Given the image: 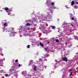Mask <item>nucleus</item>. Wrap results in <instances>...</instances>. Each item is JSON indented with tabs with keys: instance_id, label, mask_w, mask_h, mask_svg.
I'll return each instance as SVG.
<instances>
[{
	"instance_id": "bb28decb",
	"label": "nucleus",
	"mask_w": 78,
	"mask_h": 78,
	"mask_svg": "<svg viewBox=\"0 0 78 78\" xmlns=\"http://www.w3.org/2000/svg\"><path fill=\"white\" fill-rule=\"evenodd\" d=\"M76 4H77V5H78V2H76Z\"/></svg>"
},
{
	"instance_id": "b1692460",
	"label": "nucleus",
	"mask_w": 78,
	"mask_h": 78,
	"mask_svg": "<svg viewBox=\"0 0 78 78\" xmlns=\"http://www.w3.org/2000/svg\"><path fill=\"white\" fill-rule=\"evenodd\" d=\"M72 71V69H70L69 70V72H70V71Z\"/></svg>"
},
{
	"instance_id": "20e7f679",
	"label": "nucleus",
	"mask_w": 78,
	"mask_h": 78,
	"mask_svg": "<svg viewBox=\"0 0 78 78\" xmlns=\"http://www.w3.org/2000/svg\"><path fill=\"white\" fill-rule=\"evenodd\" d=\"M49 11H51V13H52V12H53V9H51L50 10V9H49Z\"/></svg>"
},
{
	"instance_id": "aec40b11",
	"label": "nucleus",
	"mask_w": 78,
	"mask_h": 78,
	"mask_svg": "<svg viewBox=\"0 0 78 78\" xmlns=\"http://www.w3.org/2000/svg\"><path fill=\"white\" fill-rule=\"evenodd\" d=\"M18 66H19V67H20V66H21L20 65V64H19Z\"/></svg>"
},
{
	"instance_id": "9b49d317",
	"label": "nucleus",
	"mask_w": 78,
	"mask_h": 78,
	"mask_svg": "<svg viewBox=\"0 0 78 78\" xmlns=\"http://www.w3.org/2000/svg\"><path fill=\"white\" fill-rule=\"evenodd\" d=\"M70 25H71V26H72V27H74L73 24L72 23L70 24Z\"/></svg>"
},
{
	"instance_id": "c85d7f7f",
	"label": "nucleus",
	"mask_w": 78,
	"mask_h": 78,
	"mask_svg": "<svg viewBox=\"0 0 78 78\" xmlns=\"http://www.w3.org/2000/svg\"><path fill=\"white\" fill-rule=\"evenodd\" d=\"M75 73H76V71H75Z\"/></svg>"
},
{
	"instance_id": "7ed1b4c3",
	"label": "nucleus",
	"mask_w": 78,
	"mask_h": 78,
	"mask_svg": "<svg viewBox=\"0 0 78 78\" xmlns=\"http://www.w3.org/2000/svg\"><path fill=\"white\" fill-rule=\"evenodd\" d=\"M11 35L12 36V37H14V36H15V33H12Z\"/></svg>"
},
{
	"instance_id": "7c9ffc66",
	"label": "nucleus",
	"mask_w": 78,
	"mask_h": 78,
	"mask_svg": "<svg viewBox=\"0 0 78 78\" xmlns=\"http://www.w3.org/2000/svg\"><path fill=\"white\" fill-rule=\"evenodd\" d=\"M77 59H78V58H77Z\"/></svg>"
},
{
	"instance_id": "f257e3e1",
	"label": "nucleus",
	"mask_w": 78,
	"mask_h": 78,
	"mask_svg": "<svg viewBox=\"0 0 78 78\" xmlns=\"http://www.w3.org/2000/svg\"><path fill=\"white\" fill-rule=\"evenodd\" d=\"M62 60L64 61H66V62H67V61H68V59H67V58L66 57H63L62 58Z\"/></svg>"
},
{
	"instance_id": "0eeeda50",
	"label": "nucleus",
	"mask_w": 78,
	"mask_h": 78,
	"mask_svg": "<svg viewBox=\"0 0 78 78\" xmlns=\"http://www.w3.org/2000/svg\"><path fill=\"white\" fill-rule=\"evenodd\" d=\"M51 27L52 29H55V26H51Z\"/></svg>"
},
{
	"instance_id": "393cba45",
	"label": "nucleus",
	"mask_w": 78,
	"mask_h": 78,
	"mask_svg": "<svg viewBox=\"0 0 78 78\" xmlns=\"http://www.w3.org/2000/svg\"><path fill=\"white\" fill-rule=\"evenodd\" d=\"M34 25L35 27H36V25H37L36 24H34Z\"/></svg>"
},
{
	"instance_id": "423d86ee",
	"label": "nucleus",
	"mask_w": 78,
	"mask_h": 78,
	"mask_svg": "<svg viewBox=\"0 0 78 78\" xmlns=\"http://www.w3.org/2000/svg\"><path fill=\"white\" fill-rule=\"evenodd\" d=\"M40 45L41 46V47H44V44H42V43L40 42Z\"/></svg>"
},
{
	"instance_id": "4468645a",
	"label": "nucleus",
	"mask_w": 78,
	"mask_h": 78,
	"mask_svg": "<svg viewBox=\"0 0 78 78\" xmlns=\"http://www.w3.org/2000/svg\"><path fill=\"white\" fill-rule=\"evenodd\" d=\"M51 5H52V6H53V5H54V3L53 2H52L51 3Z\"/></svg>"
},
{
	"instance_id": "c756f323",
	"label": "nucleus",
	"mask_w": 78,
	"mask_h": 78,
	"mask_svg": "<svg viewBox=\"0 0 78 78\" xmlns=\"http://www.w3.org/2000/svg\"><path fill=\"white\" fill-rule=\"evenodd\" d=\"M50 74H51V73H50Z\"/></svg>"
},
{
	"instance_id": "1a4fd4ad",
	"label": "nucleus",
	"mask_w": 78,
	"mask_h": 78,
	"mask_svg": "<svg viewBox=\"0 0 78 78\" xmlns=\"http://www.w3.org/2000/svg\"><path fill=\"white\" fill-rule=\"evenodd\" d=\"M74 7L75 9H77L78 8V7L76 5L74 6Z\"/></svg>"
},
{
	"instance_id": "a211bd4d",
	"label": "nucleus",
	"mask_w": 78,
	"mask_h": 78,
	"mask_svg": "<svg viewBox=\"0 0 78 78\" xmlns=\"http://www.w3.org/2000/svg\"><path fill=\"white\" fill-rule=\"evenodd\" d=\"M18 62V60L16 59L15 61V62Z\"/></svg>"
},
{
	"instance_id": "6ab92c4d",
	"label": "nucleus",
	"mask_w": 78,
	"mask_h": 78,
	"mask_svg": "<svg viewBox=\"0 0 78 78\" xmlns=\"http://www.w3.org/2000/svg\"><path fill=\"white\" fill-rule=\"evenodd\" d=\"M56 42H59V40H56Z\"/></svg>"
},
{
	"instance_id": "5701e85b",
	"label": "nucleus",
	"mask_w": 78,
	"mask_h": 78,
	"mask_svg": "<svg viewBox=\"0 0 78 78\" xmlns=\"http://www.w3.org/2000/svg\"><path fill=\"white\" fill-rule=\"evenodd\" d=\"M5 76H8V74H6L5 75Z\"/></svg>"
},
{
	"instance_id": "ddd939ff",
	"label": "nucleus",
	"mask_w": 78,
	"mask_h": 78,
	"mask_svg": "<svg viewBox=\"0 0 78 78\" xmlns=\"http://www.w3.org/2000/svg\"><path fill=\"white\" fill-rule=\"evenodd\" d=\"M30 45H29L27 46V48H30Z\"/></svg>"
},
{
	"instance_id": "4be33fe9",
	"label": "nucleus",
	"mask_w": 78,
	"mask_h": 78,
	"mask_svg": "<svg viewBox=\"0 0 78 78\" xmlns=\"http://www.w3.org/2000/svg\"><path fill=\"white\" fill-rule=\"evenodd\" d=\"M72 74V72H71V73L69 74V76H71Z\"/></svg>"
},
{
	"instance_id": "f8f14e48",
	"label": "nucleus",
	"mask_w": 78,
	"mask_h": 78,
	"mask_svg": "<svg viewBox=\"0 0 78 78\" xmlns=\"http://www.w3.org/2000/svg\"><path fill=\"white\" fill-rule=\"evenodd\" d=\"M69 14H70V17H72V14L71 13H70Z\"/></svg>"
},
{
	"instance_id": "9d476101",
	"label": "nucleus",
	"mask_w": 78,
	"mask_h": 78,
	"mask_svg": "<svg viewBox=\"0 0 78 78\" xmlns=\"http://www.w3.org/2000/svg\"><path fill=\"white\" fill-rule=\"evenodd\" d=\"M36 68H37V67H36V66H35L34 68V70H36Z\"/></svg>"
},
{
	"instance_id": "412c9836",
	"label": "nucleus",
	"mask_w": 78,
	"mask_h": 78,
	"mask_svg": "<svg viewBox=\"0 0 78 78\" xmlns=\"http://www.w3.org/2000/svg\"><path fill=\"white\" fill-rule=\"evenodd\" d=\"M71 19H72V20H74V18H73V17H72Z\"/></svg>"
},
{
	"instance_id": "dca6fc26",
	"label": "nucleus",
	"mask_w": 78,
	"mask_h": 78,
	"mask_svg": "<svg viewBox=\"0 0 78 78\" xmlns=\"http://www.w3.org/2000/svg\"><path fill=\"white\" fill-rule=\"evenodd\" d=\"M30 61H31V62L32 63H34L33 62V60H31Z\"/></svg>"
},
{
	"instance_id": "2eb2a0df",
	"label": "nucleus",
	"mask_w": 78,
	"mask_h": 78,
	"mask_svg": "<svg viewBox=\"0 0 78 78\" xmlns=\"http://www.w3.org/2000/svg\"><path fill=\"white\" fill-rule=\"evenodd\" d=\"M52 8H53L54 9H55V8H56V7H55V6H53L52 7Z\"/></svg>"
},
{
	"instance_id": "39448f33",
	"label": "nucleus",
	"mask_w": 78,
	"mask_h": 78,
	"mask_svg": "<svg viewBox=\"0 0 78 78\" xmlns=\"http://www.w3.org/2000/svg\"><path fill=\"white\" fill-rule=\"evenodd\" d=\"M9 10V8L8 7H6L5 9V11H8Z\"/></svg>"
},
{
	"instance_id": "a878e982",
	"label": "nucleus",
	"mask_w": 78,
	"mask_h": 78,
	"mask_svg": "<svg viewBox=\"0 0 78 78\" xmlns=\"http://www.w3.org/2000/svg\"><path fill=\"white\" fill-rule=\"evenodd\" d=\"M44 50H47V48H44Z\"/></svg>"
},
{
	"instance_id": "f03ea898",
	"label": "nucleus",
	"mask_w": 78,
	"mask_h": 78,
	"mask_svg": "<svg viewBox=\"0 0 78 78\" xmlns=\"http://www.w3.org/2000/svg\"><path fill=\"white\" fill-rule=\"evenodd\" d=\"M74 4H75V2L73 1H72L71 4V5H73Z\"/></svg>"
},
{
	"instance_id": "6e6552de",
	"label": "nucleus",
	"mask_w": 78,
	"mask_h": 78,
	"mask_svg": "<svg viewBox=\"0 0 78 78\" xmlns=\"http://www.w3.org/2000/svg\"><path fill=\"white\" fill-rule=\"evenodd\" d=\"M30 24H28V23H27V24H26V26H30Z\"/></svg>"
},
{
	"instance_id": "cd10ccee",
	"label": "nucleus",
	"mask_w": 78,
	"mask_h": 78,
	"mask_svg": "<svg viewBox=\"0 0 78 78\" xmlns=\"http://www.w3.org/2000/svg\"><path fill=\"white\" fill-rule=\"evenodd\" d=\"M48 44H49V43H50V42H48Z\"/></svg>"
},
{
	"instance_id": "f3484780",
	"label": "nucleus",
	"mask_w": 78,
	"mask_h": 78,
	"mask_svg": "<svg viewBox=\"0 0 78 78\" xmlns=\"http://www.w3.org/2000/svg\"><path fill=\"white\" fill-rule=\"evenodd\" d=\"M6 25H7L6 23H5L4 24V26H6Z\"/></svg>"
}]
</instances>
